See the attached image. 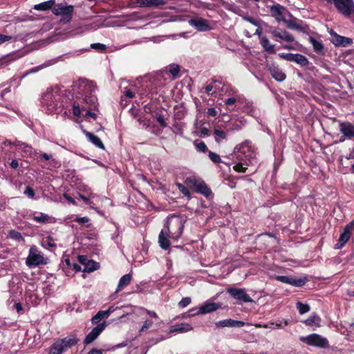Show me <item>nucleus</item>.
<instances>
[{"label": "nucleus", "instance_id": "nucleus-16", "mask_svg": "<svg viewBox=\"0 0 354 354\" xmlns=\"http://www.w3.org/2000/svg\"><path fill=\"white\" fill-rule=\"evenodd\" d=\"M285 8L279 4L274 5L270 8L271 15L274 17L277 21H285Z\"/></svg>", "mask_w": 354, "mask_h": 354}, {"label": "nucleus", "instance_id": "nucleus-3", "mask_svg": "<svg viewBox=\"0 0 354 354\" xmlns=\"http://www.w3.org/2000/svg\"><path fill=\"white\" fill-rule=\"evenodd\" d=\"M62 94L59 87L48 88L43 94L41 104L49 113H58L62 111L63 102Z\"/></svg>", "mask_w": 354, "mask_h": 354}, {"label": "nucleus", "instance_id": "nucleus-51", "mask_svg": "<svg viewBox=\"0 0 354 354\" xmlns=\"http://www.w3.org/2000/svg\"><path fill=\"white\" fill-rule=\"evenodd\" d=\"M103 319L102 317H101V315H100L99 313H97L95 316H93L91 319V323L93 324H100V322Z\"/></svg>", "mask_w": 354, "mask_h": 354}, {"label": "nucleus", "instance_id": "nucleus-59", "mask_svg": "<svg viewBox=\"0 0 354 354\" xmlns=\"http://www.w3.org/2000/svg\"><path fill=\"white\" fill-rule=\"evenodd\" d=\"M63 197L70 203L73 204V205H76V202L68 194L66 193H64L63 194Z\"/></svg>", "mask_w": 354, "mask_h": 354}, {"label": "nucleus", "instance_id": "nucleus-57", "mask_svg": "<svg viewBox=\"0 0 354 354\" xmlns=\"http://www.w3.org/2000/svg\"><path fill=\"white\" fill-rule=\"evenodd\" d=\"M294 55H296V54H292V53L281 54V57H285L287 60L292 61V62H294V59H295Z\"/></svg>", "mask_w": 354, "mask_h": 354}, {"label": "nucleus", "instance_id": "nucleus-27", "mask_svg": "<svg viewBox=\"0 0 354 354\" xmlns=\"http://www.w3.org/2000/svg\"><path fill=\"white\" fill-rule=\"evenodd\" d=\"M260 44L266 52L269 53H275L274 45L272 44L266 37H261Z\"/></svg>", "mask_w": 354, "mask_h": 354}, {"label": "nucleus", "instance_id": "nucleus-63", "mask_svg": "<svg viewBox=\"0 0 354 354\" xmlns=\"http://www.w3.org/2000/svg\"><path fill=\"white\" fill-rule=\"evenodd\" d=\"M178 187L183 194H185V196L189 195L188 189L185 188L183 185L178 184Z\"/></svg>", "mask_w": 354, "mask_h": 354}, {"label": "nucleus", "instance_id": "nucleus-33", "mask_svg": "<svg viewBox=\"0 0 354 354\" xmlns=\"http://www.w3.org/2000/svg\"><path fill=\"white\" fill-rule=\"evenodd\" d=\"M158 242L160 246L164 250L168 249L170 245V242L162 230L159 234Z\"/></svg>", "mask_w": 354, "mask_h": 354}, {"label": "nucleus", "instance_id": "nucleus-23", "mask_svg": "<svg viewBox=\"0 0 354 354\" xmlns=\"http://www.w3.org/2000/svg\"><path fill=\"white\" fill-rule=\"evenodd\" d=\"M193 329V327L187 323H181L179 324L173 325L171 327L170 333H187Z\"/></svg>", "mask_w": 354, "mask_h": 354}, {"label": "nucleus", "instance_id": "nucleus-47", "mask_svg": "<svg viewBox=\"0 0 354 354\" xmlns=\"http://www.w3.org/2000/svg\"><path fill=\"white\" fill-rule=\"evenodd\" d=\"M43 246L55 247L56 244L54 243L53 239L50 237H47L46 239L42 241Z\"/></svg>", "mask_w": 354, "mask_h": 354}, {"label": "nucleus", "instance_id": "nucleus-64", "mask_svg": "<svg viewBox=\"0 0 354 354\" xmlns=\"http://www.w3.org/2000/svg\"><path fill=\"white\" fill-rule=\"evenodd\" d=\"M87 354H103L102 351L97 349H92Z\"/></svg>", "mask_w": 354, "mask_h": 354}, {"label": "nucleus", "instance_id": "nucleus-50", "mask_svg": "<svg viewBox=\"0 0 354 354\" xmlns=\"http://www.w3.org/2000/svg\"><path fill=\"white\" fill-rule=\"evenodd\" d=\"M153 324V322L151 321V320H146L143 325L142 326L140 330V332H144L146 330H147L148 328H149Z\"/></svg>", "mask_w": 354, "mask_h": 354}, {"label": "nucleus", "instance_id": "nucleus-30", "mask_svg": "<svg viewBox=\"0 0 354 354\" xmlns=\"http://www.w3.org/2000/svg\"><path fill=\"white\" fill-rule=\"evenodd\" d=\"M288 324H289V322L287 319H282V320H279V321L276 322L275 323L270 322L268 324L265 325L264 327L270 328L271 330H274L276 328H282L284 326H288Z\"/></svg>", "mask_w": 354, "mask_h": 354}, {"label": "nucleus", "instance_id": "nucleus-61", "mask_svg": "<svg viewBox=\"0 0 354 354\" xmlns=\"http://www.w3.org/2000/svg\"><path fill=\"white\" fill-rule=\"evenodd\" d=\"M157 121L158 122V123L163 127H166V123L165 122V120H164V118L162 115H157Z\"/></svg>", "mask_w": 354, "mask_h": 354}, {"label": "nucleus", "instance_id": "nucleus-24", "mask_svg": "<svg viewBox=\"0 0 354 354\" xmlns=\"http://www.w3.org/2000/svg\"><path fill=\"white\" fill-rule=\"evenodd\" d=\"M84 133L85 134L86 137L90 141L91 143H93L95 147L100 148V149H104V146L101 141V140L94 135L93 133L86 131L85 130H83Z\"/></svg>", "mask_w": 354, "mask_h": 354}, {"label": "nucleus", "instance_id": "nucleus-22", "mask_svg": "<svg viewBox=\"0 0 354 354\" xmlns=\"http://www.w3.org/2000/svg\"><path fill=\"white\" fill-rule=\"evenodd\" d=\"M271 33L274 37L280 38L286 41L291 42L294 41V37L286 30H274Z\"/></svg>", "mask_w": 354, "mask_h": 354}, {"label": "nucleus", "instance_id": "nucleus-15", "mask_svg": "<svg viewBox=\"0 0 354 354\" xmlns=\"http://www.w3.org/2000/svg\"><path fill=\"white\" fill-rule=\"evenodd\" d=\"M189 24L198 31H207L211 29L208 21L205 19H192L189 20Z\"/></svg>", "mask_w": 354, "mask_h": 354}, {"label": "nucleus", "instance_id": "nucleus-54", "mask_svg": "<svg viewBox=\"0 0 354 354\" xmlns=\"http://www.w3.org/2000/svg\"><path fill=\"white\" fill-rule=\"evenodd\" d=\"M123 93L127 97L130 99L133 98L135 96V92L127 88H124Z\"/></svg>", "mask_w": 354, "mask_h": 354}, {"label": "nucleus", "instance_id": "nucleus-17", "mask_svg": "<svg viewBox=\"0 0 354 354\" xmlns=\"http://www.w3.org/2000/svg\"><path fill=\"white\" fill-rule=\"evenodd\" d=\"M165 3V0H136L137 7H158Z\"/></svg>", "mask_w": 354, "mask_h": 354}, {"label": "nucleus", "instance_id": "nucleus-32", "mask_svg": "<svg viewBox=\"0 0 354 354\" xmlns=\"http://www.w3.org/2000/svg\"><path fill=\"white\" fill-rule=\"evenodd\" d=\"M234 95L225 100V105L228 107L229 110H233L232 108L236 102H241V97L237 95L236 92L233 93Z\"/></svg>", "mask_w": 354, "mask_h": 354}, {"label": "nucleus", "instance_id": "nucleus-13", "mask_svg": "<svg viewBox=\"0 0 354 354\" xmlns=\"http://www.w3.org/2000/svg\"><path fill=\"white\" fill-rule=\"evenodd\" d=\"M330 34L332 37L331 42L336 46L346 47L353 44V39L348 37L341 36L331 30Z\"/></svg>", "mask_w": 354, "mask_h": 354}, {"label": "nucleus", "instance_id": "nucleus-52", "mask_svg": "<svg viewBox=\"0 0 354 354\" xmlns=\"http://www.w3.org/2000/svg\"><path fill=\"white\" fill-rule=\"evenodd\" d=\"M91 47L92 48L97 50L99 51H103L106 49V46L102 44H100V43L92 44L91 45Z\"/></svg>", "mask_w": 354, "mask_h": 354}, {"label": "nucleus", "instance_id": "nucleus-1", "mask_svg": "<svg viewBox=\"0 0 354 354\" xmlns=\"http://www.w3.org/2000/svg\"><path fill=\"white\" fill-rule=\"evenodd\" d=\"M73 91L82 97V104L75 102L73 105V113L77 117L84 116L89 120L97 119V113L93 112L98 106L95 95V84L86 79H80L73 84Z\"/></svg>", "mask_w": 354, "mask_h": 354}, {"label": "nucleus", "instance_id": "nucleus-40", "mask_svg": "<svg viewBox=\"0 0 354 354\" xmlns=\"http://www.w3.org/2000/svg\"><path fill=\"white\" fill-rule=\"evenodd\" d=\"M233 324V319H227L218 321L216 322V326L217 327H232Z\"/></svg>", "mask_w": 354, "mask_h": 354}, {"label": "nucleus", "instance_id": "nucleus-56", "mask_svg": "<svg viewBox=\"0 0 354 354\" xmlns=\"http://www.w3.org/2000/svg\"><path fill=\"white\" fill-rule=\"evenodd\" d=\"M11 39V36L0 34V45L8 41H10Z\"/></svg>", "mask_w": 354, "mask_h": 354}, {"label": "nucleus", "instance_id": "nucleus-12", "mask_svg": "<svg viewBox=\"0 0 354 354\" xmlns=\"http://www.w3.org/2000/svg\"><path fill=\"white\" fill-rule=\"evenodd\" d=\"M277 279L282 283L290 284L295 287H301L307 281L306 277L296 279L292 276H277Z\"/></svg>", "mask_w": 354, "mask_h": 354}, {"label": "nucleus", "instance_id": "nucleus-20", "mask_svg": "<svg viewBox=\"0 0 354 354\" xmlns=\"http://www.w3.org/2000/svg\"><path fill=\"white\" fill-rule=\"evenodd\" d=\"M339 131L347 138H354V126L348 122H342L339 124Z\"/></svg>", "mask_w": 354, "mask_h": 354}, {"label": "nucleus", "instance_id": "nucleus-37", "mask_svg": "<svg viewBox=\"0 0 354 354\" xmlns=\"http://www.w3.org/2000/svg\"><path fill=\"white\" fill-rule=\"evenodd\" d=\"M32 219L37 223H45L48 222L50 217L48 215H47L44 213H39V215L34 216L32 217Z\"/></svg>", "mask_w": 354, "mask_h": 354}, {"label": "nucleus", "instance_id": "nucleus-5", "mask_svg": "<svg viewBox=\"0 0 354 354\" xmlns=\"http://www.w3.org/2000/svg\"><path fill=\"white\" fill-rule=\"evenodd\" d=\"M299 340L309 346L317 348H326L329 346L328 339L317 333L301 336Z\"/></svg>", "mask_w": 354, "mask_h": 354}, {"label": "nucleus", "instance_id": "nucleus-4", "mask_svg": "<svg viewBox=\"0 0 354 354\" xmlns=\"http://www.w3.org/2000/svg\"><path fill=\"white\" fill-rule=\"evenodd\" d=\"M46 263V261L43 254L35 245L31 246L29 250L28 256L26 260V266L29 268H34Z\"/></svg>", "mask_w": 354, "mask_h": 354}, {"label": "nucleus", "instance_id": "nucleus-38", "mask_svg": "<svg viewBox=\"0 0 354 354\" xmlns=\"http://www.w3.org/2000/svg\"><path fill=\"white\" fill-rule=\"evenodd\" d=\"M296 307L301 315L308 313L310 309L308 304H303L300 301L296 304Z\"/></svg>", "mask_w": 354, "mask_h": 354}, {"label": "nucleus", "instance_id": "nucleus-6", "mask_svg": "<svg viewBox=\"0 0 354 354\" xmlns=\"http://www.w3.org/2000/svg\"><path fill=\"white\" fill-rule=\"evenodd\" d=\"M227 292L234 299L239 302L249 303L252 302V299L246 293L243 288H228Z\"/></svg>", "mask_w": 354, "mask_h": 354}, {"label": "nucleus", "instance_id": "nucleus-34", "mask_svg": "<svg viewBox=\"0 0 354 354\" xmlns=\"http://www.w3.org/2000/svg\"><path fill=\"white\" fill-rule=\"evenodd\" d=\"M309 41L313 45V49L315 52L318 53L322 52L324 46L322 41L317 40L313 37H309Z\"/></svg>", "mask_w": 354, "mask_h": 354}, {"label": "nucleus", "instance_id": "nucleus-35", "mask_svg": "<svg viewBox=\"0 0 354 354\" xmlns=\"http://www.w3.org/2000/svg\"><path fill=\"white\" fill-rule=\"evenodd\" d=\"M64 351L63 347L57 341L50 346L49 354H62Z\"/></svg>", "mask_w": 354, "mask_h": 354}, {"label": "nucleus", "instance_id": "nucleus-8", "mask_svg": "<svg viewBox=\"0 0 354 354\" xmlns=\"http://www.w3.org/2000/svg\"><path fill=\"white\" fill-rule=\"evenodd\" d=\"M74 8L73 6H65L63 4H58L53 8V12L55 15H60L67 21L72 19V15Z\"/></svg>", "mask_w": 354, "mask_h": 354}, {"label": "nucleus", "instance_id": "nucleus-11", "mask_svg": "<svg viewBox=\"0 0 354 354\" xmlns=\"http://www.w3.org/2000/svg\"><path fill=\"white\" fill-rule=\"evenodd\" d=\"M353 225L354 221L351 222L344 227L343 232L340 234L337 243L335 245V249L342 248L348 241L351 236V230Z\"/></svg>", "mask_w": 354, "mask_h": 354}, {"label": "nucleus", "instance_id": "nucleus-41", "mask_svg": "<svg viewBox=\"0 0 354 354\" xmlns=\"http://www.w3.org/2000/svg\"><path fill=\"white\" fill-rule=\"evenodd\" d=\"M167 70L169 73H170L172 75V79L174 80L176 78L179 73L180 68L178 65L173 64L170 65Z\"/></svg>", "mask_w": 354, "mask_h": 354}, {"label": "nucleus", "instance_id": "nucleus-26", "mask_svg": "<svg viewBox=\"0 0 354 354\" xmlns=\"http://www.w3.org/2000/svg\"><path fill=\"white\" fill-rule=\"evenodd\" d=\"M303 322L308 326L319 327L321 326V318L317 314L313 313Z\"/></svg>", "mask_w": 354, "mask_h": 354}, {"label": "nucleus", "instance_id": "nucleus-10", "mask_svg": "<svg viewBox=\"0 0 354 354\" xmlns=\"http://www.w3.org/2000/svg\"><path fill=\"white\" fill-rule=\"evenodd\" d=\"M106 326V322H102L95 327L86 336L84 343L85 344H89L95 340L97 337L102 333Z\"/></svg>", "mask_w": 354, "mask_h": 354}, {"label": "nucleus", "instance_id": "nucleus-55", "mask_svg": "<svg viewBox=\"0 0 354 354\" xmlns=\"http://www.w3.org/2000/svg\"><path fill=\"white\" fill-rule=\"evenodd\" d=\"M79 198H81L86 204L91 205L92 204V202L91 201V198H93V197L86 196L83 194H80Z\"/></svg>", "mask_w": 354, "mask_h": 354}, {"label": "nucleus", "instance_id": "nucleus-36", "mask_svg": "<svg viewBox=\"0 0 354 354\" xmlns=\"http://www.w3.org/2000/svg\"><path fill=\"white\" fill-rule=\"evenodd\" d=\"M295 59H294V62L300 64L302 66H305L308 65V59L302 55L300 54H296V55H294Z\"/></svg>", "mask_w": 354, "mask_h": 354}, {"label": "nucleus", "instance_id": "nucleus-39", "mask_svg": "<svg viewBox=\"0 0 354 354\" xmlns=\"http://www.w3.org/2000/svg\"><path fill=\"white\" fill-rule=\"evenodd\" d=\"M8 236L10 238L18 241H24V239L21 234L20 232L15 231V230H10L8 232Z\"/></svg>", "mask_w": 354, "mask_h": 354}, {"label": "nucleus", "instance_id": "nucleus-43", "mask_svg": "<svg viewBox=\"0 0 354 354\" xmlns=\"http://www.w3.org/2000/svg\"><path fill=\"white\" fill-rule=\"evenodd\" d=\"M194 146L198 151L205 152L207 150V145L203 141H195Z\"/></svg>", "mask_w": 354, "mask_h": 354}, {"label": "nucleus", "instance_id": "nucleus-48", "mask_svg": "<svg viewBox=\"0 0 354 354\" xmlns=\"http://www.w3.org/2000/svg\"><path fill=\"white\" fill-rule=\"evenodd\" d=\"M191 303L190 297H184L178 303V306L181 308L187 306Z\"/></svg>", "mask_w": 354, "mask_h": 354}, {"label": "nucleus", "instance_id": "nucleus-18", "mask_svg": "<svg viewBox=\"0 0 354 354\" xmlns=\"http://www.w3.org/2000/svg\"><path fill=\"white\" fill-rule=\"evenodd\" d=\"M189 183L194 182V185L196 186V191L205 195L208 196L211 193V190L207 187L206 184L201 180L187 178V180Z\"/></svg>", "mask_w": 354, "mask_h": 354}, {"label": "nucleus", "instance_id": "nucleus-58", "mask_svg": "<svg viewBox=\"0 0 354 354\" xmlns=\"http://www.w3.org/2000/svg\"><path fill=\"white\" fill-rule=\"evenodd\" d=\"M217 111L214 108H209L207 111V114L208 116L216 117L217 115Z\"/></svg>", "mask_w": 354, "mask_h": 354}, {"label": "nucleus", "instance_id": "nucleus-60", "mask_svg": "<svg viewBox=\"0 0 354 354\" xmlns=\"http://www.w3.org/2000/svg\"><path fill=\"white\" fill-rule=\"evenodd\" d=\"M80 224H84L89 221V219L86 216L80 217L75 220Z\"/></svg>", "mask_w": 354, "mask_h": 354}, {"label": "nucleus", "instance_id": "nucleus-25", "mask_svg": "<svg viewBox=\"0 0 354 354\" xmlns=\"http://www.w3.org/2000/svg\"><path fill=\"white\" fill-rule=\"evenodd\" d=\"M4 145H12V142L10 140H6L4 142ZM13 145H15L18 149L24 150L26 153L31 155L32 149L28 144L20 142V141H16L13 143Z\"/></svg>", "mask_w": 354, "mask_h": 354}, {"label": "nucleus", "instance_id": "nucleus-9", "mask_svg": "<svg viewBox=\"0 0 354 354\" xmlns=\"http://www.w3.org/2000/svg\"><path fill=\"white\" fill-rule=\"evenodd\" d=\"M221 307V304L207 300L203 305L200 306L198 309H192L190 311L192 312L193 315L199 314H207L214 312Z\"/></svg>", "mask_w": 354, "mask_h": 354}, {"label": "nucleus", "instance_id": "nucleus-44", "mask_svg": "<svg viewBox=\"0 0 354 354\" xmlns=\"http://www.w3.org/2000/svg\"><path fill=\"white\" fill-rule=\"evenodd\" d=\"M115 308L113 306H110L107 310H100L98 313L101 315V317L104 319H107L109 315L113 313L115 310Z\"/></svg>", "mask_w": 354, "mask_h": 354}, {"label": "nucleus", "instance_id": "nucleus-28", "mask_svg": "<svg viewBox=\"0 0 354 354\" xmlns=\"http://www.w3.org/2000/svg\"><path fill=\"white\" fill-rule=\"evenodd\" d=\"M131 279L132 277L130 274H126L123 275L119 280L117 288V292L120 291V290L123 289L124 287L128 286L130 283Z\"/></svg>", "mask_w": 354, "mask_h": 354}, {"label": "nucleus", "instance_id": "nucleus-14", "mask_svg": "<svg viewBox=\"0 0 354 354\" xmlns=\"http://www.w3.org/2000/svg\"><path fill=\"white\" fill-rule=\"evenodd\" d=\"M79 261L84 266L83 269L84 272H91L99 268V264L97 262L88 259L86 256H79Z\"/></svg>", "mask_w": 354, "mask_h": 354}, {"label": "nucleus", "instance_id": "nucleus-19", "mask_svg": "<svg viewBox=\"0 0 354 354\" xmlns=\"http://www.w3.org/2000/svg\"><path fill=\"white\" fill-rule=\"evenodd\" d=\"M57 341L63 347V350L65 351L73 346L75 345L78 342V339L75 335H69Z\"/></svg>", "mask_w": 354, "mask_h": 354}, {"label": "nucleus", "instance_id": "nucleus-21", "mask_svg": "<svg viewBox=\"0 0 354 354\" xmlns=\"http://www.w3.org/2000/svg\"><path fill=\"white\" fill-rule=\"evenodd\" d=\"M270 71L272 77L278 82H282L286 79V74L277 66H270Z\"/></svg>", "mask_w": 354, "mask_h": 354}, {"label": "nucleus", "instance_id": "nucleus-46", "mask_svg": "<svg viewBox=\"0 0 354 354\" xmlns=\"http://www.w3.org/2000/svg\"><path fill=\"white\" fill-rule=\"evenodd\" d=\"M209 158L214 163H218L221 162L220 156L212 151H209Z\"/></svg>", "mask_w": 354, "mask_h": 354}, {"label": "nucleus", "instance_id": "nucleus-49", "mask_svg": "<svg viewBox=\"0 0 354 354\" xmlns=\"http://www.w3.org/2000/svg\"><path fill=\"white\" fill-rule=\"evenodd\" d=\"M24 194L30 198H32L35 196V191L30 187H26Z\"/></svg>", "mask_w": 354, "mask_h": 354}, {"label": "nucleus", "instance_id": "nucleus-62", "mask_svg": "<svg viewBox=\"0 0 354 354\" xmlns=\"http://www.w3.org/2000/svg\"><path fill=\"white\" fill-rule=\"evenodd\" d=\"M245 322L242 321H236L233 319L232 327H243L245 326Z\"/></svg>", "mask_w": 354, "mask_h": 354}, {"label": "nucleus", "instance_id": "nucleus-2", "mask_svg": "<svg viewBox=\"0 0 354 354\" xmlns=\"http://www.w3.org/2000/svg\"><path fill=\"white\" fill-rule=\"evenodd\" d=\"M232 160L235 164L233 169L237 172H245L247 167L253 163L256 153L251 142L245 140L237 145L231 154Z\"/></svg>", "mask_w": 354, "mask_h": 354}, {"label": "nucleus", "instance_id": "nucleus-45", "mask_svg": "<svg viewBox=\"0 0 354 354\" xmlns=\"http://www.w3.org/2000/svg\"><path fill=\"white\" fill-rule=\"evenodd\" d=\"M78 190L81 192L86 193L90 197H95V194L91 192L90 188L86 185H80L77 187Z\"/></svg>", "mask_w": 354, "mask_h": 354}, {"label": "nucleus", "instance_id": "nucleus-31", "mask_svg": "<svg viewBox=\"0 0 354 354\" xmlns=\"http://www.w3.org/2000/svg\"><path fill=\"white\" fill-rule=\"evenodd\" d=\"M161 79L160 75H158L156 77L151 80V85H146V87L148 88L149 93H157V88L160 86L161 84H158V82H160Z\"/></svg>", "mask_w": 354, "mask_h": 354}, {"label": "nucleus", "instance_id": "nucleus-7", "mask_svg": "<svg viewBox=\"0 0 354 354\" xmlns=\"http://www.w3.org/2000/svg\"><path fill=\"white\" fill-rule=\"evenodd\" d=\"M337 9L344 15L350 16L354 10L352 0H333Z\"/></svg>", "mask_w": 354, "mask_h": 354}, {"label": "nucleus", "instance_id": "nucleus-29", "mask_svg": "<svg viewBox=\"0 0 354 354\" xmlns=\"http://www.w3.org/2000/svg\"><path fill=\"white\" fill-rule=\"evenodd\" d=\"M55 0H49L45 2L40 3L39 4L35 5L34 9L37 10H48L55 5Z\"/></svg>", "mask_w": 354, "mask_h": 354}, {"label": "nucleus", "instance_id": "nucleus-42", "mask_svg": "<svg viewBox=\"0 0 354 354\" xmlns=\"http://www.w3.org/2000/svg\"><path fill=\"white\" fill-rule=\"evenodd\" d=\"M214 134L215 136V140L218 142H219L221 140H224L226 138V133L223 131L215 129Z\"/></svg>", "mask_w": 354, "mask_h": 354}, {"label": "nucleus", "instance_id": "nucleus-53", "mask_svg": "<svg viewBox=\"0 0 354 354\" xmlns=\"http://www.w3.org/2000/svg\"><path fill=\"white\" fill-rule=\"evenodd\" d=\"M244 111L248 114H250V115H253V113H254V109H253V106H252V104L248 102L245 106H244Z\"/></svg>", "mask_w": 354, "mask_h": 354}]
</instances>
